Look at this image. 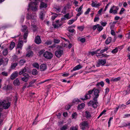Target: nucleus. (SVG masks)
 Instances as JSON below:
<instances>
[{
  "instance_id": "72a5a7b5",
  "label": "nucleus",
  "mask_w": 130,
  "mask_h": 130,
  "mask_svg": "<svg viewBox=\"0 0 130 130\" xmlns=\"http://www.w3.org/2000/svg\"><path fill=\"white\" fill-rule=\"evenodd\" d=\"M84 104L82 103L80 105H79L78 107V108L79 109H81L84 107Z\"/></svg>"
},
{
  "instance_id": "f257e3e1",
  "label": "nucleus",
  "mask_w": 130,
  "mask_h": 130,
  "mask_svg": "<svg viewBox=\"0 0 130 130\" xmlns=\"http://www.w3.org/2000/svg\"><path fill=\"white\" fill-rule=\"evenodd\" d=\"M99 90L98 89H95L94 90V94L95 96L93 98V101H90L88 103L89 106H92L93 108H96L98 106V103L97 101V98L99 96Z\"/></svg>"
},
{
  "instance_id": "680f3d73",
  "label": "nucleus",
  "mask_w": 130,
  "mask_h": 130,
  "mask_svg": "<svg viewBox=\"0 0 130 130\" xmlns=\"http://www.w3.org/2000/svg\"><path fill=\"white\" fill-rule=\"evenodd\" d=\"M100 23H101V25L103 26H105L107 24V23L106 22H104L102 21Z\"/></svg>"
},
{
  "instance_id": "3c124183",
  "label": "nucleus",
  "mask_w": 130,
  "mask_h": 130,
  "mask_svg": "<svg viewBox=\"0 0 130 130\" xmlns=\"http://www.w3.org/2000/svg\"><path fill=\"white\" fill-rule=\"evenodd\" d=\"M69 13H68L64 15V17L65 18H66L67 19H69L70 18V17H69Z\"/></svg>"
},
{
  "instance_id": "de8ad7c7",
  "label": "nucleus",
  "mask_w": 130,
  "mask_h": 130,
  "mask_svg": "<svg viewBox=\"0 0 130 130\" xmlns=\"http://www.w3.org/2000/svg\"><path fill=\"white\" fill-rule=\"evenodd\" d=\"M36 81V80H35L30 82L29 83V87H32L33 86V84Z\"/></svg>"
},
{
  "instance_id": "ddd939ff",
  "label": "nucleus",
  "mask_w": 130,
  "mask_h": 130,
  "mask_svg": "<svg viewBox=\"0 0 130 130\" xmlns=\"http://www.w3.org/2000/svg\"><path fill=\"white\" fill-rule=\"evenodd\" d=\"M46 65L44 63L41 64L40 66V70L41 71H44L46 69Z\"/></svg>"
},
{
  "instance_id": "c03bdc74",
  "label": "nucleus",
  "mask_w": 130,
  "mask_h": 130,
  "mask_svg": "<svg viewBox=\"0 0 130 130\" xmlns=\"http://www.w3.org/2000/svg\"><path fill=\"white\" fill-rule=\"evenodd\" d=\"M100 85H101L102 87H103L104 85V83L103 82H101L99 83H98L96 85L97 86H99Z\"/></svg>"
},
{
  "instance_id": "8fccbe9b",
  "label": "nucleus",
  "mask_w": 130,
  "mask_h": 130,
  "mask_svg": "<svg viewBox=\"0 0 130 130\" xmlns=\"http://www.w3.org/2000/svg\"><path fill=\"white\" fill-rule=\"evenodd\" d=\"M1 74L3 76H7L8 75V73L5 71H3L1 73Z\"/></svg>"
},
{
  "instance_id": "4d7b16f0",
  "label": "nucleus",
  "mask_w": 130,
  "mask_h": 130,
  "mask_svg": "<svg viewBox=\"0 0 130 130\" xmlns=\"http://www.w3.org/2000/svg\"><path fill=\"white\" fill-rule=\"evenodd\" d=\"M60 42L59 40L55 39L54 40V42L55 43H58Z\"/></svg>"
},
{
  "instance_id": "0e129e2a",
  "label": "nucleus",
  "mask_w": 130,
  "mask_h": 130,
  "mask_svg": "<svg viewBox=\"0 0 130 130\" xmlns=\"http://www.w3.org/2000/svg\"><path fill=\"white\" fill-rule=\"evenodd\" d=\"M124 10L125 9H124V8H122L119 14H122L123 13V11H124Z\"/></svg>"
},
{
  "instance_id": "7c9ffc66",
  "label": "nucleus",
  "mask_w": 130,
  "mask_h": 130,
  "mask_svg": "<svg viewBox=\"0 0 130 130\" xmlns=\"http://www.w3.org/2000/svg\"><path fill=\"white\" fill-rule=\"evenodd\" d=\"M31 1L30 4H29L28 5V7L29 8L30 7V5L31 4H37V0H30Z\"/></svg>"
},
{
  "instance_id": "79ce46f5",
  "label": "nucleus",
  "mask_w": 130,
  "mask_h": 130,
  "mask_svg": "<svg viewBox=\"0 0 130 130\" xmlns=\"http://www.w3.org/2000/svg\"><path fill=\"white\" fill-rule=\"evenodd\" d=\"M68 126L67 125H63L61 129V130H65L68 128Z\"/></svg>"
},
{
  "instance_id": "338daca9",
  "label": "nucleus",
  "mask_w": 130,
  "mask_h": 130,
  "mask_svg": "<svg viewBox=\"0 0 130 130\" xmlns=\"http://www.w3.org/2000/svg\"><path fill=\"white\" fill-rule=\"evenodd\" d=\"M109 91V89L108 88H106V89H105V94H107L108 93Z\"/></svg>"
},
{
  "instance_id": "6e6d98bb",
  "label": "nucleus",
  "mask_w": 130,
  "mask_h": 130,
  "mask_svg": "<svg viewBox=\"0 0 130 130\" xmlns=\"http://www.w3.org/2000/svg\"><path fill=\"white\" fill-rule=\"evenodd\" d=\"M53 25L55 28H58V24H57L56 23H53Z\"/></svg>"
},
{
  "instance_id": "7ed1b4c3",
  "label": "nucleus",
  "mask_w": 130,
  "mask_h": 130,
  "mask_svg": "<svg viewBox=\"0 0 130 130\" xmlns=\"http://www.w3.org/2000/svg\"><path fill=\"white\" fill-rule=\"evenodd\" d=\"M80 128L83 130H88L89 128L88 124L87 121L82 122L80 124Z\"/></svg>"
},
{
  "instance_id": "6e6552de",
  "label": "nucleus",
  "mask_w": 130,
  "mask_h": 130,
  "mask_svg": "<svg viewBox=\"0 0 130 130\" xmlns=\"http://www.w3.org/2000/svg\"><path fill=\"white\" fill-rule=\"evenodd\" d=\"M36 16L35 15H33V17L32 16V15L31 13H28L27 14V16L26 17V18L28 20L30 19H32V20L31 21V22H35L36 19Z\"/></svg>"
},
{
  "instance_id": "a19ab883",
  "label": "nucleus",
  "mask_w": 130,
  "mask_h": 130,
  "mask_svg": "<svg viewBox=\"0 0 130 130\" xmlns=\"http://www.w3.org/2000/svg\"><path fill=\"white\" fill-rule=\"evenodd\" d=\"M83 8V5L80 7L79 8H77L76 9V10L78 12H82V9Z\"/></svg>"
},
{
  "instance_id": "0eeeda50",
  "label": "nucleus",
  "mask_w": 130,
  "mask_h": 130,
  "mask_svg": "<svg viewBox=\"0 0 130 130\" xmlns=\"http://www.w3.org/2000/svg\"><path fill=\"white\" fill-rule=\"evenodd\" d=\"M106 63V60L104 59H99L98 62L96 64V66L97 67H99L101 65L104 66Z\"/></svg>"
},
{
  "instance_id": "58836bf2",
  "label": "nucleus",
  "mask_w": 130,
  "mask_h": 130,
  "mask_svg": "<svg viewBox=\"0 0 130 130\" xmlns=\"http://www.w3.org/2000/svg\"><path fill=\"white\" fill-rule=\"evenodd\" d=\"M56 9V11L57 12H60L61 10V7L59 6L55 7L54 8Z\"/></svg>"
},
{
  "instance_id": "774afa93",
  "label": "nucleus",
  "mask_w": 130,
  "mask_h": 130,
  "mask_svg": "<svg viewBox=\"0 0 130 130\" xmlns=\"http://www.w3.org/2000/svg\"><path fill=\"white\" fill-rule=\"evenodd\" d=\"M99 20V18L98 17H95L94 19V21L95 22L98 21Z\"/></svg>"
},
{
  "instance_id": "f8f14e48",
  "label": "nucleus",
  "mask_w": 130,
  "mask_h": 130,
  "mask_svg": "<svg viewBox=\"0 0 130 130\" xmlns=\"http://www.w3.org/2000/svg\"><path fill=\"white\" fill-rule=\"evenodd\" d=\"M92 3L91 5L93 7H97L100 6V4L99 3H97V2L96 1L94 2L93 1H92Z\"/></svg>"
},
{
  "instance_id": "dca6fc26",
  "label": "nucleus",
  "mask_w": 130,
  "mask_h": 130,
  "mask_svg": "<svg viewBox=\"0 0 130 130\" xmlns=\"http://www.w3.org/2000/svg\"><path fill=\"white\" fill-rule=\"evenodd\" d=\"M23 45V42L22 41H20L17 45V48H20L22 49V47Z\"/></svg>"
},
{
  "instance_id": "603ef678",
  "label": "nucleus",
  "mask_w": 130,
  "mask_h": 130,
  "mask_svg": "<svg viewBox=\"0 0 130 130\" xmlns=\"http://www.w3.org/2000/svg\"><path fill=\"white\" fill-rule=\"evenodd\" d=\"M77 28L80 30L82 31L84 28V27L83 26H79L77 27Z\"/></svg>"
},
{
  "instance_id": "473e14b6",
  "label": "nucleus",
  "mask_w": 130,
  "mask_h": 130,
  "mask_svg": "<svg viewBox=\"0 0 130 130\" xmlns=\"http://www.w3.org/2000/svg\"><path fill=\"white\" fill-rule=\"evenodd\" d=\"M80 101L78 99H75L73 100V103L74 104H77Z\"/></svg>"
},
{
  "instance_id": "052dcab7",
  "label": "nucleus",
  "mask_w": 130,
  "mask_h": 130,
  "mask_svg": "<svg viewBox=\"0 0 130 130\" xmlns=\"http://www.w3.org/2000/svg\"><path fill=\"white\" fill-rule=\"evenodd\" d=\"M86 39L85 38H81L80 40V42L83 43H84Z\"/></svg>"
},
{
  "instance_id": "423d86ee",
  "label": "nucleus",
  "mask_w": 130,
  "mask_h": 130,
  "mask_svg": "<svg viewBox=\"0 0 130 130\" xmlns=\"http://www.w3.org/2000/svg\"><path fill=\"white\" fill-rule=\"evenodd\" d=\"M43 56L46 58L50 59L53 57V54L50 52L46 51L44 53Z\"/></svg>"
},
{
  "instance_id": "864d4df0",
  "label": "nucleus",
  "mask_w": 130,
  "mask_h": 130,
  "mask_svg": "<svg viewBox=\"0 0 130 130\" xmlns=\"http://www.w3.org/2000/svg\"><path fill=\"white\" fill-rule=\"evenodd\" d=\"M126 37L128 39H130V32H129L126 35Z\"/></svg>"
},
{
  "instance_id": "b1692460",
  "label": "nucleus",
  "mask_w": 130,
  "mask_h": 130,
  "mask_svg": "<svg viewBox=\"0 0 130 130\" xmlns=\"http://www.w3.org/2000/svg\"><path fill=\"white\" fill-rule=\"evenodd\" d=\"M26 61L25 59H21L20 60L19 62V64L20 66H23L25 63Z\"/></svg>"
},
{
  "instance_id": "c756f323",
  "label": "nucleus",
  "mask_w": 130,
  "mask_h": 130,
  "mask_svg": "<svg viewBox=\"0 0 130 130\" xmlns=\"http://www.w3.org/2000/svg\"><path fill=\"white\" fill-rule=\"evenodd\" d=\"M121 79L120 77H118L115 78H112L111 79V81L113 82H117Z\"/></svg>"
},
{
  "instance_id": "2eb2a0df",
  "label": "nucleus",
  "mask_w": 130,
  "mask_h": 130,
  "mask_svg": "<svg viewBox=\"0 0 130 130\" xmlns=\"http://www.w3.org/2000/svg\"><path fill=\"white\" fill-rule=\"evenodd\" d=\"M13 84L15 86H18L20 84L19 80L18 78H17L13 82Z\"/></svg>"
},
{
  "instance_id": "f03ea898",
  "label": "nucleus",
  "mask_w": 130,
  "mask_h": 130,
  "mask_svg": "<svg viewBox=\"0 0 130 130\" xmlns=\"http://www.w3.org/2000/svg\"><path fill=\"white\" fill-rule=\"evenodd\" d=\"M11 102L8 101V100H4L0 101V106H3V109H6L8 108L10 105Z\"/></svg>"
},
{
  "instance_id": "9b49d317",
  "label": "nucleus",
  "mask_w": 130,
  "mask_h": 130,
  "mask_svg": "<svg viewBox=\"0 0 130 130\" xmlns=\"http://www.w3.org/2000/svg\"><path fill=\"white\" fill-rule=\"evenodd\" d=\"M35 42L37 44H40L41 42L40 36H37L35 38Z\"/></svg>"
},
{
  "instance_id": "a878e982",
  "label": "nucleus",
  "mask_w": 130,
  "mask_h": 130,
  "mask_svg": "<svg viewBox=\"0 0 130 130\" xmlns=\"http://www.w3.org/2000/svg\"><path fill=\"white\" fill-rule=\"evenodd\" d=\"M15 46V43L13 42L11 43L10 45L9 48L10 50H11Z\"/></svg>"
},
{
  "instance_id": "09e8293b",
  "label": "nucleus",
  "mask_w": 130,
  "mask_h": 130,
  "mask_svg": "<svg viewBox=\"0 0 130 130\" xmlns=\"http://www.w3.org/2000/svg\"><path fill=\"white\" fill-rule=\"evenodd\" d=\"M18 63H15L11 64V68L12 69H14L17 66Z\"/></svg>"
},
{
  "instance_id": "5701e85b",
  "label": "nucleus",
  "mask_w": 130,
  "mask_h": 130,
  "mask_svg": "<svg viewBox=\"0 0 130 130\" xmlns=\"http://www.w3.org/2000/svg\"><path fill=\"white\" fill-rule=\"evenodd\" d=\"M32 74L33 75H36L38 74V71L37 70L35 69H33L32 71Z\"/></svg>"
},
{
  "instance_id": "bb28decb",
  "label": "nucleus",
  "mask_w": 130,
  "mask_h": 130,
  "mask_svg": "<svg viewBox=\"0 0 130 130\" xmlns=\"http://www.w3.org/2000/svg\"><path fill=\"white\" fill-rule=\"evenodd\" d=\"M111 41V37H110L107 38L105 41V43L107 44H108L110 43Z\"/></svg>"
},
{
  "instance_id": "a211bd4d",
  "label": "nucleus",
  "mask_w": 130,
  "mask_h": 130,
  "mask_svg": "<svg viewBox=\"0 0 130 130\" xmlns=\"http://www.w3.org/2000/svg\"><path fill=\"white\" fill-rule=\"evenodd\" d=\"M37 4H31L30 5L31 6V9L33 11H36L37 10V7L36 6Z\"/></svg>"
},
{
  "instance_id": "2f4dec72",
  "label": "nucleus",
  "mask_w": 130,
  "mask_h": 130,
  "mask_svg": "<svg viewBox=\"0 0 130 130\" xmlns=\"http://www.w3.org/2000/svg\"><path fill=\"white\" fill-rule=\"evenodd\" d=\"M86 117L87 118H89L91 117V115L90 112L88 111H86L85 112Z\"/></svg>"
},
{
  "instance_id": "69168bd1",
  "label": "nucleus",
  "mask_w": 130,
  "mask_h": 130,
  "mask_svg": "<svg viewBox=\"0 0 130 130\" xmlns=\"http://www.w3.org/2000/svg\"><path fill=\"white\" fill-rule=\"evenodd\" d=\"M99 25V24H98L96 25H94L93 26V29L94 30H95L98 27V26Z\"/></svg>"
},
{
  "instance_id": "f704fd0d",
  "label": "nucleus",
  "mask_w": 130,
  "mask_h": 130,
  "mask_svg": "<svg viewBox=\"0 0 130 130\" xmlns=\"http://www.w3.org/2000/svg\"><path fill=\"white\" fill-rule=\"evenodd\" d=\"M3 54L4 55L6 56L8 54V51L7 48L5 49L3 52Z\"/></svg>"
},
{
  "instance_id": "f3484780",
  "label": "nucleus",
  "mask_w": 130,
  "mask_h": 130,
  "mask_svg": "<svg viewBox=\"0 0 130 130\" xmlns=\"http://www.w3.org/2000/svg\"><path fill=\"white\" fill-rule=\"evenodd\" d=\"M91 97V95L88 94L87 93H86L85 95V98H82L81 99L84 100H85L87 99H90Z\"/></svg>"
},
{
  "instance_id": "20e7f679",
  "label": "nucleus",
  "mask_w": 130,
  "mask_h": 130,
  "mask_svg": "<svg viewBox=\"0 0 130 130\" xmlns=\"http://www.w3.org/2000/svg\"><path fill=\"white\" fill-rule=\"evenodd\" d=\"M27 27L26 25H24L22 26V32H25L24 35V40H26L27 39V37L28 35V30H26Z\"/></svg>"
},
{
  "instance_id": "13d9d810",
  "label": "nucleus",
  "mask_w": 130,
  "mask_h": 130,
  "mask_svg": "<svg viewBox=\"0 0 130 130\" xmlns=\"http://www.w3.org/2000/svg\"><path fill=\"white\" fill-rule=\"evenodd\" d=\"M52 42L51 41H47L45 42V44L47 45H50L52 43Z\"/></svg>"
},
{
  "instance_id": "e433bc0d",
  "label": "nucleus",
  "mask_w": 130,
  "mask_h": 130,
  "mask_svg": "<svg viewBox=\"0 0 130 130\" xmlns=\"http://www.w3.org/2000/svg\"><path fill=\"white\" fill-rule=\"evenodd\" d=\"M70 130H78L77 126L76 125L75 126L71 127L70 128Z\"/></svg>"
},
{
  "instance_id": "c85d7f7f",
  "label": "nucleus",
  "mask_w": 130,
  "mask_h": 130,
  "mask_svg": "<svg viewBox=\"0 0 130 130\" xmlns=\"http://www.w3.org/2000/svg\"><path fill=\"white\" fill-rule=\"evenodd\" d=\"M44 15V14L43 11L41 12L39 14L40 19L43 20V17Z\"/></svg>"
},
{
  "instance_id": "4be33fe9",
  "label": "nucleus",
  "mask_w": 130,
  "mask_h": 130,
  "mask_svg": "<svg viewBox=\"0 0 130 130\" xmlns=\"http://www.w3.org/2000/svg\"><path fill=\"white\" fill-rule=\"evenodd\" d=\"M40 7L41 9L46 8L47 7V4L43 2H42L40 4Z\"/></svg>"
},
{
  "instance_id": "39448f33",
  "label": "nucleus",
  "mask_w": 130,
  "mask_h": 130,
  "mask_svg": "<svg viewBox=\"0 0 130 130\" xmlns=\"http://www.w3.org/2000/svg\"><path fill=\"white\" fill-rule=\"evenodd\" d=\"M119 9V7L118 6H113L110 9L109 13H110L113 14H116L117 13Z\"/></svg>"
},
{
  "instance_id": "9d476101",
  "label": "nucleus",
  "mask_w": 130,
  "mask_h": 130,
  "mask_svg": "<svg viewBox=\"0 0 130 130\" xmlns=\"http://www.w3.org/2000/svg\"><path fill=\"white\" fill-rule=\"evenodd\" d=\"M23 76L24 77L22 78V80L25 82H27L30 76L29 74L27 73H25L23 74Z\"/></svg>"
},
{
  "instance_id": "bf43d9fd",
  "label": "nucleus",
  "mask_w": 130,
  "mask_h": 130,
  "mask_svg": "<svg viewBox=\"0 0 130 130\" xmlns=\"http://www.w3.org/2000/svg\"><path fill=\"white\" fill-rule=\"evenodd\" d=\"M24 19V16L22 15L21 17L20 22H23Z\"/></svg>"
},
{
  "instance_id": "412c9836",
  "label": "nucleus",
  "mask_w": 130,
  "mask_h": 130,
  "mask_svg": "<svg viewBox=\"0 0 130 130\" xmlns=\"http://www.w3.org/2000/svg\"><path fill=\"white\" fill-rule=\"evenodd\" d=\"M82 68V66L80 65H78L74 67L73 69L71 70V72H72L74 71L78 70Z\"/></svg>"
},
{
  "instance_id": "4468645a",
  "label": "nucleus",
  "mask_w": 130,
  "mask_h": 130,
  "mask_svg": "<svg viewBox=\"0 0 130 130\" xmlns=\"http://www.w3.org/2000/svg\"><path fill=\"white\" fill-rule=\"evenodd\" d=\"M18 73L17 71L13 72L11 75L10 78L13 80L15 78L18 77Z\"/></svg>"
},
{
  "instance_id": "49530a36",
  "label": "nucleus",
  "mask_w": 130,
  "mask_h": 130,
  "mask_svg": "<svg viewBox=\"0 0 130 130\" xmlns=\"http://www.w3.org/2000/svg\"><path fill=\"white\" fill-rule=\"evenodd\" d=\"M103 28V27L101 26H100L99 25L97 27V30L99 31H100L102 30Z\"/></svg>"
},
{
  "instance_id": "4c0bfd02",
  "label": "nucleus",
  "mask_w": 130,
  "mask_h": 130,
  "mask_svg": "<svg viewBox=\"0 0 130 130\" xmlns=\"http://www.w3.org/2000/svg\"><path fill=\"white\" fill-rule=\"evenodd\" d=\"M52 14H54L53 16L52 17V20H54L58 16V15L54 13H52Z\"/></svg>"
},
{
  "instance_id": "ea45409f",
  "label": "nucleus",
  "mask_w": 130,
  "mask_h": 130,
  "mask_svg": "<svg viewBox=\"0 0 130 130\" xmlns=\"http://www.w3.org/2000/svg\"><path fill=\"white\" fill-rule=\"evenodd\" d=\"M108 47H105V48L103 49L102 50L100 51V53H102L104 52L105 51H107L108 50Z\"/></svg>"
},
{
  "instance_id": "393cba45",
  "label": "nucleus",
  "mask_w": 130,
  "mask_h": 130,
  "mask_svg": "<svg viewBox=\"0 0 130 130\" xmlns=\"http://www.w3.org/2000/svg\"><path fill=\"white\" fill-rule=\"evenodd\" d=\"M33 22L31 23V26L33 28V31L35 32L37 30V26L35 24H33Z\"/></svg>"
},
{
  "instance_id": "37998d69",
  "label": "nucleus",
  "mask_w": 130,
  "mask_h": 130,
  "mask_svg": "<svg viewBox=\"0 0 130 130\" xmlns=\"http://www.w3.org/2000/svg\"><path fill=\"white\" fill-rule=\"evenodd\" d=\"M118 48L117 47H116L112 51L111 53L113 54H115L117 53L118 52Z\"/></svg>"
},
{
  "instance_id": "1a4fd4ad",
  "label": "nucleus",
  "mask_w": 130,
  "mask_h": 130,
  "mask_svg": "<svg viewBox=\"0 0 130 130\" xmlns=\"http://www.w3.org/2000/svg\"><path fill=\"white\" fill-rule=\"evenodd\" d=\"M63 53V51L62 50L59 49L57 50L55 52V55L57 57L59 58Z\"/></svg>"
},
{
  "instance_id": "cd10ccee",
  "label": "nucleus",
  "mask_w": 130,
  "mask_h": 130,
  "mask_svg": "<svg viewBox=\"0 0 130 130\" xmlns=\"http://www.w3.org/2000/svg\"><path fill=\"white\" fill-rule=\"evenodd\" d=\"M77 18L76 17L75 19H72L69 20L68 22V24L69 25H71L75 21L77 20Z\"/></svg>"
},
{
  "instance_id": "c9c22d12",
  "label": "nucleus",
  "mask_w": 130,
  "mask_h": 130,
  "mask_svg": "<svg viewBox=\"0 0 130 130\" xmlns=\"http://www.w3.org/2000/svg\"><path fill=\"white\" fill-rule=\"evenodd\" d=\"M34 54L33 52L32 51H29L28 53L26 54V56L27 57H29L33 55Z\"/></svg>"
},
{
  "instance_id": "5fc2aeb1",
  "label": "nucleus",
  "mask_w": 130,
  "mask_h": 130,
  "mask_svg": "<svg viewBox=\"0 0 130 130\" xmlns=\"http://www.w3.org/2000/svg\"><path fill=\"white\" fill-rule=\"evenodd\" d=\"M77 116V114L76 112L72 113V116L73 118H76Z\"/></svg>"
},
{
  "instance_id": "6ab92c4d",
  "label": "nucleus",
  "mask_w": 130,
  "mask_h": 130,
  "mask_svg": "<svg viewBox=\"0 0 130 130\" xmlns=\"http://www.w3.org/2000/svg\"><path fill=\"white\" fill-rule=\"evenodd\" d=\"M26 71V69L25 67L24 68L20 70V71L19 72V75H21L22 74L25 73Z\"/></svg>"
},
{
  "instance_id": "a18cd8bd",
  "label": "nucleus",
  "mask_w": 130,
  "mask_h": 130,
  "mask_svg": "<svg viewBox=\"0 0 130 130\" xmlns=\"http://www.w3.org/2000/svg\"><path fill=\"white\" fill-rule=\"evenodd\" d=\"M95 89V88H94L92 90H90L88 91V93L90 95L94 91V90Z\"/></svg>"
},
{
  "instance_id": "aec40b11",
  "label": "nucleus",
  "mask_w": 130,
  "mask_h": 130,
  "mask_svg": "<svg viewBox=\"0 0 130 130\" xmlns=\"http://www.w3.org/2000/svg\"><path fill=\"white\" fill-rule=\"evenodd\" d=\"M32 66L34 68H36L37 69H39V65L38 63L34 62L32 64Z\"/></svg>"
},
{
  "instance_id": "e2e57ef3",
  "label": "nucleus",
  "mask_w": 130,
  "mask_h": 130,
  "mask_svg": "<svg viewBox=\"0 0 130 130\" xmlns=\"http://www.w3.org/2000/svg\"><path fill=\"white\" fill-rule=\"evenodd\" d=\"M90 10L91 9L90 8H88V9L85 12L84 14L85 15L88 14L89 13V11H90Z\"/></svg>"
}]
</instances>
